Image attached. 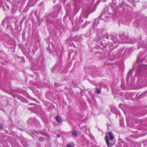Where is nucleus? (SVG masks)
Listing matches in <instances>:
<instances>
[{"mask_svg": "<svg viewBox=\"0 0 147 147\" xmlns=\"http://www.w3.org/2000/svg\"><path fill=\"white\" fill-rule=\"evenodd\" d=\"M136 65L139 66L134 77L132 78L131 77L132 73V70H129L126 76V82L129 86L134 85L136 78H137V83L138 84L143 83L147 80V65L144 64L140 65L138 63Z\"/></svg>", "mask_w": 147, "mask_h": 147, "instance_id": "f257e3e1", "label": "nucleus"}, {"mask_svg": "<svg viewBox=\"0 0 147 147\" xmlns=\"http://www.w3.org/2000/svg\"><path fill=\"white\" fill-rule=\"evenodd\" d=\"M92 7V5L90 3L84 5L82 8L81 13V17L80 20H82V17L87 18L88 17L89 13H92L95 11L96 7L95 6L94 7L93 9L91 10Z\"/></svg>", "mask_w": 147, "mask_h": 147, "instance_id": "f03ea898", "label": "nucleus"}, {"mask_svg": "<svg viewBox=\"0 0 147 147\" xmlns=\"http://www.w3.org/2000/svg\"><path fill=\"white\" fill-rule=\"evenodd\" d=\"M109 9V7L108 6L105 7L101 15V18L105 21H107V19L112 16V13L108 12Z\"/></svg>", "mask_w": 147, "mask_h": 147, "instance_id": "7ed1b4c3", "label": "nucleus"}, {"mask_svg": "<svg viewBox=\"0 0 147 147\" xmlns=\"http://www.w3.org/2000/svg\"><path fill=\"white\" fill-rule=\"evenodd\" d=\"M108 135L109 137L110 141H111V142H110L109 140L107 135H106L105 138L107 145L108 147H111L110 146V144L113 145L115 144V141H114V137L113 134L112 132H110L108 134Z\"/></svg>", "mask_w": 147, "mask_h": 147, "instance_id": "20e7f679", "label": "nucleus"}, {"mask_svg": "<svg viewBox=\"0 0 147 147\" xmlns=\"http://www.w3.org/2000/svg\"><path fill=\"white\" fill-rule=\"evenodd\" d=\"M51 45L53 49V50L52 51L53 53L52 55L54 56H57L60 50V47L59 45L57 44L53 45L52 43L51 44Z\"/></svg>", "mask_w": 147, "mask_h": 147, "instance_id": "39448f33", "label": "nucleus"}, {"mask_svg": "<svg viewBox=\"0 0 147 147\" xmlns=\"http://www.w3.org/2000/svg\"><path fill=\"white\" fill-rule=\"evenodd\" d=\"M96 56L100 59H104L106 58L105 52L102 49H100L99 51L96 52Z\"/></svg>", "mask_w": 147, "mask_h": 147, "instance_id": "423d86ee", "label": "nucleus"}, {"mask_svg": "<svg viewBox=\"0 0 147 147\" xmlns=\"http://www.w3.org/2000/svg\"><path fill=\"white\" fill-rule=\"evenodd\" d=\"M119 40L123 43H128L129 42L128 37L127 36L125 35L124 34H122L119 37Z\"/></svg>", "mask_w": 147, "mask_h": 147, "instance_id": "0eeeda50", "label": "nucleus"}, {"mask_svg": "<svg viewBox=\"0 0 147 147\" xmlns=\"http://www.w3.org/2000/svg\"><path fill=\"white\" fill-rule=\"evenodd\" d=\"M123 51V49H121L120 50L117 52H115L114 55L112 57H110V59L111 60H113L115 59L116 58L119 57L121 56Z\"/></svg>", "mask_w": 147, "mask_h": 147, "instance_id": "6e6552de", "label": "nucleus"}, {"mask_svg": "<svg viewBox=\"0 0 147 147\" xmlns=\"http://www.w3.org/2000/svg\"><path fill=\"white\" fill-rule=\"evenodd\" d=\"M145 96H147V91L145 92H143L140 94V93H137L136 95V100H139L142 98L144 97Z\"/></svg>", "mask_w": 147, "mask_h": 147, "instance_id": "1a4fd4ad", "label": "nucleus"}, {"mask_svg": "<svg viewBox=\"0 0 147 147\" xmlns=\"http://www.w3.org/2000/svg\"><path fill=\"white\" fill-rule=\"evenodd\" d=\"M99 23V20L98 19H96L95 20V21L92 25V28L94 31L96 30L97 32L99 31L98 29L95 28L97 26V24H98Z\"/></svg>", "mask_w": 147, "mask_h": 147, "instance_id": "9d476101", "label": "nucleus"}, {"mask_svg": "<svg viewBox=\"0 0 147 147\" xmlns=\"http://www.w3.org/2000/svg\"><path fill=\"white\" fill-rule=\"evenodd\" d=\"M57 121L59 123H61L63 122L61 118L59 115H57L55 118Z\"/></svg>", "mask_w": 147, "mask_h": 147, "instance_id": "9b49d317", "label": "nucleus"}, {"mask_svg": "<svg viewBox=\"0 0 147 147\" xmlns=\"http://www.w3.org/2000/svg\"><path fill=\"white\" fill-rule=\"evenodd\" d=\"M119 7H123V9H125V7L127 6V5L126 3L122 1L121 3L119 4Z\"/></svg>", "mask_w": 147, "mask_h": 147, "instance_id": "f8f14e48", "label": "nucleus"}, {"mask_svg": "<svg viewBox=\"0 0 147 147\" xmlns=\"http://www.w3.org/2000/svg\"><path fill=\"white\" fill-rule=\"evenodd\" d=\"M71 133L72 136L74 137H77L78 136V133L74 130L71 131Z\"/></svg>", "mask_w": 147, "mask_h": 147, "instance_id": "ddd939ff", "label": "nucleus"}, {"mask_svg": "<svg viewBox=\"0 0 147 147\" xmlns=\"http://www.w3.org/2000/svg\"><path fill=\"white\" fill-rule=\"evenodd\" d=\"M145 115V113H142V112H140L138 113L136 115V116L139 117H141L144 115Z\"/></svg>", "mask_w": 147, "mask_h": 147, "instance_id": "4468645a", "label": "nucleus"}, {"mask_svg": "<svg viewBox=\"0 0 147 147\" xmlns=\"http://www.w3.org/2000/svg\"><path fill=\"white\" fill-rule=\"evenodd\" d=\"M136 40L135 39H132L131 40H129V42L128 43L134 44L136 42Z\"/></svg>", "mask_w": 147, "mask_h": 147, "instance_id": "2eb2a0df", "label": "nucleus"}, {"mask_svg": "<svg viewBox=\"0 0 147 147\" xmlns=\"http://www.w3.org/2000/svg\"><path fill=\"white\" fill-rule=\"evenodd\" d=\"M96 92L98 94H100L101 92V89L99 88H96Z\"/></svg>", "mask_w": 147, "mask_h": 147, "instance_id": "dca6fc26", "label": "nucleus"}, {"mask_svg": "<svg viewBox=\"0 0 147 147\" xmlns=\"http://www.w3.org/2000/svg\"><path fill=\"white\" fill-rule=\"evenodd\" d=\"M90 22V21L88 22L87 21H86V22L83 24L82 27L83 28L87 26L88 24H89Z\"/></svg>", "mask_w": 147, "mask_h": 147, "instance_id": "f3484780", "label": "nucleus"}, {"mask_svg": "<svg viewBox=\"0 0 147 147\" xmlns=\"http://www.w3.org/2000/svg\"><path fill=\"white\" fill-rule=\"evenodd\" d=\"M47 50L49 51V52L51 54H53V51H51L50 47L49 46H49L47 48Z\"/></svg>", "mask_w": 147, "mask_h": 147, "instance_id": "a211bd4d", "label": "nucleus"}, {"mask_svg": "<svg viewBox=\"0 0 147 147\" xmlns=\"http://www.w3.org/2000/svg\"><path fill=\"white\" fill-rule=\"evenodd\" d=\"M112 39L113 40L114 42L115 43L117 42L118 41V40L117 37H115L114 38H113Z\"/></svg>", "mask_w": 147, "mask_h": 147, "instance_id": "6ab92c4d", "label": "nucleus"}, {"mask_svg": "<svg viewBox=\"0 0 147 147\" xmlns=\"http://www.w3.org/2000/svg\"><path fill=\"white\" fill-rule=\"evenodd\" d=\"M73 146L74 145L73 143H69L67 145V147H73Z\"/></svg>", "mask_w": 147, "mask_h": 147, "instance_id": "aec40b11", "label": "nucleus"}, {"mask_svg": "<svg viewBox=\"0 0 147 147\" xmlns=\"http://www.w3.org/2000/svg\"><path fill=\"white\" fill-rule=\"evenodd\" d=\"M112 2L113 3L117 4V3H119V0H113Z\"/></svg>", "mask_w": 147, "mask_h": 147, "instance_id": "412c9836", "label": "nucleus"}, {"mask_svg": "<svg viewBox=\"0 0 147 147\" xmlns=\"http://www.w3.org/2000/svg\"><path fill=\"white\" fill-rule=\"evenodd\" d=\"M58 15V13L55 12L54 13V14L53 15V16L54 18H56L57 17Z\"/></svg>", "mask_w": 147, "mask_h": 147, "instance_id": "4be33fe9", "label": "nucleus"}, {"mask_svg": "<svg viewBox=\"0 0 147 147\" xmlns=\"http://www.w3.org/2000/svg\"><path fill=\"white\" fill-rule=\"evenodd\" d=\"M129 97L128 98L127 97V95H126V96H125V98H126V99L127 100L130 99V98L132 96L131 94H129Z\"/></svg>", "mask_w": 147, "mask_h": 147, "instance_id": "5701e85b", "label": "nucleus"}, {"mask_svg": "<svg viewBox=\"0 0 147 147\" xmlns=\"http://www.w3.org/2000/svg\"><path fill=\"white\" fill-rule=\"evenodd\" d=\"M111 109L112 111V112L115 113V107H112V108H111Z\"/></svg>", "mask_w": 147, "mask_h": 147, "instance_id": "b1692460", "label": "nucleus"}, {"mask_svg": "<svg viewBox=\"0 0 147 147\" xmlns=\"http://www.w3.org/2000/svg\"><path fill=\"white\" fill-rule=\"evenodd\" d=\"M144 145H146V147H147V140L144 142Z\"/></svg>", "mask_w": 147, "mask_h": 147, "instance_id": "393cba45", "label": "nucleus"}, {"mask_svg": "<svg viewBox=\"0 0 147 147\" xmlns=\"http://www.w3.org/2000/svg\"><path fill=\"white\" fill-rule=\"evenodd\" d=\"M9 28L10 29L11 28V26L10 25H7V28L8 29Z\"/></svg>", "mask_w": 147, "mask_h": 147, "instance_id": "a878e982", "label": "nucleus"}, {"mask_svg": "<svg viewBox=\"0 0 147 147\" xmlns=\"http://www.w3.org/2000/svg\"><path fill=\"white\" fill-rule=\"evenodd\" d=\"M127 144H123V147H127Z\"/></svg>", "mask_w": 147, "mask_h": 147, "instance_id": "bb28decb", "label": "nucleus"}, {"mask_svg": "<svg viewBox=\"0 0 147 147\" xmlns=\"http://www.w3.org/2000/svg\"><path fill=\"white\" fill-rule=\"evenodd\" d=\"M3 127V125L2 124H0V129H2Z\"/></svg>", "mask_w": 147, "mask_h": 147, "instance_id": "cd10ccee", "label": "nucleus"}, {"mask_svg": "<svg viewBox=\"0 0 147 147\" xmlns=\"http://www.w3.org/2000/svg\"><path fill=\"white\" fill-rule=\"evenodd\" d=\"M123 104H119V107L121 108L122 107Z\"/></svg>", "mask_w": 147, "mask_h": 147, "instance_id": "c85d7f7f", "label": "nucleus"}, {"mask_svg": "<svg viewBox=\"0 0 147 147\" xmlns=\"http://www.w3.org/2000/svg\"><path fill=\"white\" fill-rule=\"evenodd\" d=\"M60 136V135L59 134H58L57 135V138H59Z\"/></svg>", "mask_w": 147, "mask_h": 147, "instance_id": "c756f323", "label": "nucleus"}, {"mask_svg": "<svg viewBox=\"0 0 147 147\" xmlns=\"http://www.w3.org/2000/svg\"><path fill=\"white\" fill-rule=\"evenodd\" d=\"M116 113H117L118 111L116 109Z\"/></svg>", "mask_w": 147, "mask_h": 147, "instance_id": "7c9ffc66", "label": "nucleus"}, {"mask_svg": "<svg viewBox=\"0 0 147 147\" xmlns=\"http://www.w3.org/2000/svg\"><path fill=\"white\" fill-rule=\"evenodd\" d=\"M4 22V20L2 22V23L3 24Z\"/></svg>", "mask_w": 147, "mask_h": 147, "instance_id": "2f4dec72", "label": "nucleus"}, {"mask_svg": "<svg viewBox=\"0 0 147 147\" xmlns=\"http://www.w3.org/2000/svg\"><path fill=\"white\" fill-rule=\"evenodd\" d=\"M55 85L56 86V83H55Z\"/></svg>", "mask_w": 147, "mask_h": 147, "instance_id": "473e14b6", "label": "nucleus"}, {"mask_svg": "<svg viewBox=\"0 0 147 147\" xmlns=\"http://www.w3.org/2000/svg\"><path fill=\"white\" fill-rule=\"evenodd\" d=\"M109 38L108 37H107V38Z\"/></svg>", "mask_w": 147, "mask_h": 147, "instance_id": "72a5a7b5", "label": "nucleus"}, {"mask_svg": "<svg viewBox=\"0 0 147 147\" xmlns=\"http://www.w3.org/2000/svg\"><path fill=\"white\" fill-rule=\"evenodd\" d=\"M78 11H77V12L76 13H77V12H78Z\"/></svg>", "mask_w": 147, "mask_h": 147, "instance_id": "f704fd0d", "label": "nucleus"}]
</instances>
